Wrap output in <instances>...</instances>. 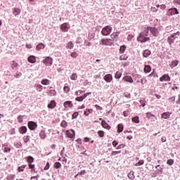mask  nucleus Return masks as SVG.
Here are the masks:
<instances>
[{
	"instance_id": "a211bd4d",
	"label": "nucleus",
	"mask_w": 180,
	"mask_h": 180,
	"mask_svg": "<svg viewBox=\"0 0 180 180\" xmlns=\"http://www.w3.org/2000/svg\"><path fill=\"white\" fill-rule=\"evenodd\" d=\"M27 131V127L26 126H22L19 129V133L20 134H25Z\"/></svg>"
},
{
	"instance_id": "6e6552de",
	"label": "nucleus",
	"mask_w": 180,
	"mask_h": 180,
	"mask_svg": "<svg viewBox=\"0 0 180 180\" xmlns=\"http://www.w3.org/2000/svg\"><path fill=\"white\" fill-rule=\"evenodd\" d=\"M66 135L69 139H75V131L72 129L67 130Z\"/></svg>"
},
{
	"instance_id": "9b49d317",
	"label": "nucleus",
	"mask_w": 180,
	"mask_h": 180,
	"mask_svg": "<svg viewBox=\"0 0 180 180\" xmlns=\"http://www.w3.org/2000/svg\"><path fill=\"white\" fill-rule=\"evenodd\" d=\"M160 82H164V81L168 82L171 81V77L168 74H165L160 77Z\"/></svg>"
},
{
	"instance_id": "58836bf2",
	"label": "nucleus",
	"mask_w": 180,
	"mask_h": 180,
	"mask_svg": "<svg viewBox=\"0 0 180 180\" xmlns=\"http://www.w3.org/2000/svg\"><path fill=\"white\" fill-rule=\"evenodd\" d=\"M4 153H11V147L8 145H4Z\"/></svg>"
},
{
	"instance_id": "79ce46f5",
	"label": "nucleus",
	"mask_w": 180,
	"mask_h": 180,
	"mask_svg": "<svg viewBox=\"0 0 180 180\" xmlns=\"http://www.w3.org/2000/svg\"><path fill=\"white\" fill-rule=\"evenodd\" d=\"M35 86L37 87V91L39 92H41V91H43V86L41 84H35Z\"/></svg>"
},
{
	"instance_id": "20e7f679",
	"label": "nucleus",
	"mask_w": 180,
	"mask_h": 180,
	"mask_svg": "<svg viewBox=\"0 0 180 180\" xmlns=\"http://www.w3.org/2000/svg\"><path fill=\"white\" fill-rule=\"evenodd\" d=\"M112 28L110 27V25H106L101 30V34L102 36H109L110 33H112Z\"/></svg>"
},
{
	"instance_id": "c9c22d12",
	"label": "nucleus",
	"mask_w": 180,
	"mask_h": 180,
	"mask_svg": "<svg viewBox=\"0 0 180 180\" xmlns=\"http://www.w3.org/2000/svg\"><path fill=\"white\" fill-rule=\"evenodd\" d=\"M118 37H119V34L117 33H114L111 34V39H112L114 41H116Z\"/></svg>"
},
{
	"instance_id": "603ef678",
	"label": "nucleus",
	"mask_w": 180,
	"mask_h": 180,
	"mask_svg": "<svg viewBox=\"0 0 180 180\" xmlns=\"http://www.w3.org/2000/svg\"><path fill=\"white\" fill-rule=\"evenodd\" d=\"M94 37H95V33L89 34L88 39H89V41H91V40H92V39H94Z\"/></svg>"
},
{
	"instance_id": "4468645a",
	"label": "nucleus",
	"mask_w": 180,
	"mask_h": 180,
	"mask_svg": "<svg viewBox=\"0 0 180 180\" xmlns=\"http://www.w3.org/2000/svg\"><path fill=\"white\" fill-rule=\"evenodd\" d=\"M101 126L102 127H103L104 129H106L107 130H110L111 129L110 125L108 124V122H106L105 120H102Z\"/></svg>"
},
{
	"instance_id": "bf43d9fd",
	"label": "nucleus",
	"mask_w": 180,
	"mask_h": 180,
	"mask_svg": "<svg viewBox=\"0 0 180 180\" xmlns=\"http://www.w3.org/2000/svg\"><path fill=\"white\" fill-rule=\"evenodd\" d=\"M124 147H126V145L124 144H120L117 148H116V150H120L122 148H124Z\"/></svg>"
},
{
	"instance_id": "a19ab883",
	"label": "nucleus",
	"mask_w": 180,
	"mask_h": 180,
	"mask_svg": "<svg viewBox=\"0 0 180 180\" xmlns=\"http://www.w3.org/2000/svg\"><path fill=\"white\" fill-rule=\"evenodd\" d=\"M61 167V163L60 162H56L53 165V168H56V169H58Z\"/></svg>"
},
{
	"instance_id": "cd10ccee",
	"label": "nucleus",
	"mask_w": 180,
	"mask_h": 180,
	"mask_svg": "<svg viewBox=\"0 0 180 180\" xmlns=\"http://www.w3.org/2000/svg\"><path fill=\"white\" fill-rule=\"evenodd\" d=\"M124 129V127L122 125V124H119L117 125V133H122Z\"/></svg>"
},
{
	"instance_id": "423d86ee",
	"label": "nucleus",
	"mask_w": 180,
	"mask_h": 180,
	"mask_svg": "<svg viewBox=\"0 0 180 180\" xmlns=\"http://www.w3.org/2000/svg\"><path fill=\"white\" fill-rule=\"evenodd\" d=\"M27 126L30 130H36V129H37V122L34 121H29L27 123Z\"/></svg>"
},
{
	"instance_id": "09e8293b",
	"label": "nucleus",
	"mask_w": 180,
	"mask_h": 180,
	"mask_svg": "<svg viewBox=\"0 0 180 180\" xmlns=\"http://www.w3.org/2000/svg\"><path fill=\"white\" fill-rule=\"evenodd\" d=\"M144 164V160H141L137 163L135 164V167H140V165H143Z\"/></svg>"
},
{
	"instance_id": "69168bd1",
	"label": "nucleus",
	"mask_w": 180,
	"mask_h": 180,
	"mask_svg": "<svg viewBox=\"0 0 180 180\" xmlns=\"http://www.w3.org/2000/svg\"><path fill=\"white\" fill-rule=\"evenodd\" d=\"M112 144L113 147H117V146L119 145V142H117V141L115 140L112 141Z\"/></svg>"
},
{
	"instance_id": "c85d7f7f",
	"label": "nucleus",
	"mask_w": 180,
	"mask_h": 180,
	"mask_svg": "<svg viewBox=\"0 0 180 180\" xmlns=\"http://www.w3.org/2000/svg\"><path fill=\"white\" fill-rule=\"evenodd\" d=\"M126 49H127V46H126V45H122L120 47V54H123V53H124V51H126Z\"/></svg>"
},
{
	"instance_id": "4c0bfd02",
	"label": "nucleus",
	"mask_w": 180,
	"mask_h": 180,
	"mask_svg": "<svg viewBox=\"0 0 180 180\" xmlns=\"http://www.w3.org/2000/svg\"><path fill=\"white\" fill-rule=\"evenodd\" d=\"M49 82H50V81L49 79H44L41 80V84L42 85H49V84H50Z\"/></svg>"
},
{
	"instance_id": "dca6fc26",
	"label": "nucleus",
	"mask_w": 180,
	"mask_h": 180,
	"mask_svg": "<svg viewBox=\"0 0 180 180\" xmlns=\"http://www.w3.org/2000/svg\"><path fill=\"white\" fill-rule=\"evenodd\" d=\"M56 106H57V103L54 100L51 101V102L48 104L49 109H54Z\"/></svg>"
},
{
	"instance_id": "aec40b11",
	"label": "nucleus",
	"mask_w": 180,
	"mask_h": 180,
	"mask_svg": "<svg viewBox=\"0 0 180 180\" xmlns=\"http://www.w3.org/2000/svg\"><path fill=\"white\" fill-rule=\"evenodd\" d=\"M28 62L30 63V64H34L36 63V56L32 55L28 57Z\"/></svg>"
},
{
	"instance_id": "4d7b16f0",
	"label": "nucleus",
	"mask_w": 180,
	"mask_h": 180,
	"mask_svg": "<svg viewBox=\"0 0 180 180\" xmlns=\"http://www.w3.org/2000/svg\"><path fill=\"white\" fill-rule=\"evenodd\" d=\"M44 171H48V169H50V163L49 162H46V166L44 168Z\"/></svg>"
},
{
	"instance_id": "6e6d98bb",
	"label": "nucleus",
	"mask_w": 180,
	"mask_h": 180,
	"mask_svg": "<svg viewBox=\"0 0 180 180\" xmlns=\"http://www.w3.org/2000/svg\"><path fill=\"white\" fill-rule=\"evenodd\" d=\"M18 120L19 123H23V115H19L18 117Z\"/></svg>"
},
{
	"instance_id": "a878e982",
	"label": "nucleus",
	"mask_w": 180,
	"mask_h": 180,
	"mask_svg": "<svg viewBox=\"0 0 180 180\" xmlns=\"http://www.w3.org/2000/svg\"><path fill=\"white\" fill-rule=\"evenodd\" d=\"M25 160H27L28 164H32L34 161V158H33V156H27L25 157Z\"/></svg>"
},
{
	"instance_id": "72a5a7b5",
	"label": "nucleus",
	"mask_w": 180,
	"mask_h": 180,
	"mask_svg": "<svg viewBox=\"0 0 180 180\" xmlns=\"http://www.w3.org/2000/svg\"><path fill=\"white\" fill-rule=\"evenodd\" d=\"M146 117H148V119H150V117H155V120H157V117H155V115L152 114L150 112H146Z\"/></svg>"
},
{
	"instance_id": "412c9836",
	"label": "nucleus",
	"mask_w": 180,
	"mask_h": 180,
	"mask_svg": "<svg viewBox=\"0 0 180 180\" xmlns=\"http://www.w3.org/2000/svg\"><path fill=\"white\" fill-rule=\"evenodd\" d=\"M45 47H46V45H44V44L40 43V44H39L38 45H37V46H36V50H37V51H40V50L44 49Z\"/></svg>"
},
{
	"instance_id": "5701e85b",
	"label": "nucleus",
	"mask_w": 180,
	"mask_h": 180,
	"mask_svg": "<svg viewBox=\"0 0 180 180\" xmlns=\"http://www.w3.org/2000/svg\"><path fill=\"white\" fill-rule=\"evenodd\" d=\"M11 65L12 70H18V65H19L15 60H13L11 62Z\"/></svg>"
},
{
	"instance_id": "473e14b6",
	"label": "nucleus",
	"mask_w": 180,
	"mask_h": 180,
	"mask_svg": "<svg viewBox=\"0 0 180 180\" xmlns=\"http://www.w3.org/2000/svg\"><path fill=\"white\" fill-rule=\"evenodd\" d=\"M66 49H74V43L72 41H69L66 45Z\"/></svg>"
},
{
	"instance_id": "5fc2aeb1",
	"label": "nucleus",
	"mask_w": 180,
	"mask_h": 180,
	"mask_svg": "<svg viewBox=\"0 0 180 180\" xmlns=\"http://www.w3.org/2000/svg\"><path fill=\"white\" fill-rule=\"evenodd\" d=\"M15 174H11L7 176L8 180H15Z\"/></svg>"
},
{
	"instance_id": "9d476101",
	"label": "nucleus",
	"mask_w": 180,
	"mask_h": 180,
	"mask_svg": "<svg viewBox=\"0 0 180 180\" xmlns=\"http://www.w3.org/2000/svg\"><path fill=\"white\" fill-rule=\"evenodd\" d=\"M101 42L100 43V44H102L103 46H109L113 44V42L112 41V39H102Z\"/></svg>"
},
{
	"instance_id": "2eb2a0df",
	"label": "nucleus",
	"mask_w": 180,
	"mask_h": 180,
	"mask_svg": "<svg viewBox=\"0 0 180 180\" xmlns=\"http://www.w3.org/2000/svg\"><path fill=\"white\" fill-rule=\"evenodd\" d=\"M63 106L64 108H72V106H74V104H72V101H65L63 103Z\"/></svg>"
},
{
	"instance_id": "f03ea898",
	"label": "nucleus",
	"mask_w": 180,
	"mask_h": 180,
	"mask_svg": "<svg viewBox=\"0 0 180 180\" xmlns=\"http://www.w3.org/2000/svg\"><path fill=\"white\" fill-rule=\"evenodd\" d=\"M179 35L180 32L178 31L177 32H175L167 37V43H169L170 47L172 46V44H174V43H175V40L179 37Z\"/></svg>"
},
{
	"instance_id": "ea45409f",
	"label": "nucleus",
	"mask_w": 180,
	"mask_h": 180,
	"mask_svg": "<svg viewBox=\"0 0 180 180\" xmlns=\"http://www.w3.org/2000/svg\"><path fill=\"white\" fill-rule=\"evenodd\" d=\"M121 77H122V72H120L119 71L116 72L115 75V78L116 79H120Z\"/></svg>"
},
{
	"instance_id": "ddd939ff",
	"label": "nucleus",
	"mask_w": 180,
	"mask_h": 180,
	"mask_svg": "<svg viewBox=\"0 0 180 180\" xmlns=\"http://www.w3.org/2000/svg\"><path fill=\"white\" fill-rule=\"evenodd\" d=\"M123 81H125V82H129L130 84H133L134 81H133V78L131 77V76H124L122 78Z\"/></svg>"
},
{
	"instance_id": "0e129e2a",
	"label": "nucleus",
	"mask_w": 180,
	"mask_h": 180,
	"mask_svg": "<svg viewBox=\"0 0 180 180\" xmlns=\"http://www.w3.org/2000/svg\"><path fill=\"white\" fill-rule=\"evenodd\" d=\"M139 103H140V105H141L143 108H144V106H146V101H145L144 100H140V101H139Z\"/></svg>"
},
{
	"instance_id": "338daca9",
	"label": "nucleus",
	"mask_w": 180,
	"mask_h": 180,
	"mask_svg": "<svg viewBox=\"0 0 180 180\" xmlns=\"http://www.w3.org/2000/svg\"><path fill=\"white\" fill-rule=\"evenodd\" d=\"M120 153H122V151L119 150V151H112L111 153V155H117V154H120Z\"/></svg>"
},
{
	"instance_id": "e2e57ef3",
	"label": "nucleus",
	"mask_w": 180,
	"mask_h": 180,
	"mask_svg": "<svg viewBox=\"0 0 180 180\" xmlns=\"http://www.w3.org/2000/svg\"><path fill=\"white\" fill-rule=\"evenodd\" d=\"M20 77H22V72H17V73L14 75V77H15V78H20Z\"/></svg>"
},
{
	"instance_id": "b1692460",
	"label": "nucleus",
	"mask_w": 180,
	"mask_h": 180,
	"mask_svg": "<svg viewBox=\"0 0 180 180\" xmlns=\"http://www.w3.org/2000/svg\"><path fill=\"white\" fill-rule=\"evenodd\" d=\"M13 14L14 16H19V15H20V9L14 8L13 10Z\"/></svg>"
},
{
	"instance_id": "052dcab7",
	"label": "nucleus",
	"mask_w": 180,
	"mask_h": 180,
	"mask_svg": "<svg viewBox=\"0 0 180 180\" xmlns=\"http://www.w3.org/2000/svg\"><path fill=\"white\" fill-rule=\"evenodd\" d=\"M70 56L72 58H77V57H78V53H77V52H72Z\"/></svg>"
},
{
	"instance_id": "4be33fe9",
	"label": "nucleus",
	"mask_w": 180,
	"mask_h": 180,
	"mask_svg": "<svg viewBox=\"0 0 180 180\" xmlns=\"http://www.w3.org/2000/svg\"><path fill=\"white\" fill-rule=\"evenodd\" d=\"M143 71L146 74L151 72V66L150 65H145Z\"/></svg>"
},
{
	"instance_id": "a18cd8bd",
	"label": "nucleus",
	"mask_w": 180,
	"mask_h": 180,
	"mask_svg": "<svg viewBox=\"0 0 180 180\" xmlns=\"http://www.w3.org/2000/svg\"><path fill=\"white\" fill-rule=\"evenodd\" d=\"M98 136L100 138H102L105 136V131H102V130H99L98 132Z\"/></svg>"
},
{
	"instance_id": "bb28decb",
	"label": "nucleus",
	"mask_w": 180,
	"mask_h": 180,
	"mask_svg": "<svg viewBox=\"0 0 180 180\" xmlns=\"http://www.w3.org/2000/svg\"><path fill=\"white\" fill-rule=\"evenodd\" d=\"M179 64V60H174L172 61V63L170 64L171 68H174V67H176Z\"/></svg>"
},
{
	"instance_id": "c03bdc74",
	"label": "nucleus",
	"mask_w": 180,
	"mask_h": 180,
	"mask_svg": "<svg viewBox=\"0 0 180 180\" xmlns=\"http://www.w3.org/2000/svg\"><path fill=\"white\" fill-rule=\"evenodd\" d=\"M85 91H82V90H78L77 91H75V95L76 96H79V95H82V94H84Z\"/></svg>"
},
{
	"instance_id": "f704fd0d",
	"label": "nucleus",
	"mask_w": 180,
	"mask_h": 180,
	"mask_svg": "<svg viewBox=\"0 0 180 180\" xmlns=\"http://www.w3.org/2000/svg\"><path fill=\"white\" fill-rule=\"evenodd\" d=\"M14 147H15V148H22L23 144H22V142H16L14 143Z\"/></svg>"
},
{
	"instance_id": "e433bc0d",
	"label": "nucleus",
	"mask_w": 180,
	"mask_h": 180,
	"mask_svg": "<svg viewBox=\"0 0 180 180\" xmlns=\"http://www.w3.org/2000/svg\"><path fill=\"white\" fill-rule=\"evenodd\" d=\"M24 143L26 144L30 141V136H24L22 138Z\"/></svg>"
},
{
	"instance_id": "f257e3e1",
	"label": "nucleus",
	"mask_w": 180,
	"mask_h": 180,
	"mask_svg": "<svg viewBox=\"0 0 180 180\" xmlns=\"http://www.w3.org/2000/svg\"><path fill=\"white\" fill-rule=\"evenodd\" d=\"M147 36H148V30H147V27H145L144 31L139 34L136 40L140 43H146V41H150V37H147Z\"/></svg>"
},
{
	"instance_id": "6ab92c4d",
	"label": "nucleus",
	"mask_w": 180,
	"mask_h": 180,
	"mask_svg": "<svg viewBox=\"0 0 180 180\" xmlns=\"http://www.w3.org/2000/svg\"><path fill=\"white\" fill-rule=\"evenodd\" d=\"M49 95V96H56V95H57V91L55 89H53V87H50Z\"/></svg>"
},
{
	"instance_id": "1a4fd4ad",
	"label": "nucleus",
	"mask_w": 180,
	"mask_h": 180,
	"mask_svg": "<svg viewBox=\"0 0 180 180\" xmlns=\"http://www.w3.org/2000/svg\"><path fill=\"white\" fill-rule=\"evenodd\" d=\"M70 24L68 22H64L60 25V29L62 32H68V30H70Z\"/></svg>"
},
{
	"instance_id": "393cba45",
	"label": "nucleus",
	"mask_w": 180,
	"mask_h": 180,
	"mask_svg": "<svg viewBox=\"0 0 180 180\" xmlns=\"http://www.w3.org/2000/svg\"><path fill=\"white\" fill-rule=\"evenodd\" d=\"M151 55V51H150L149 49H146L143 53V57H145L146 58H147V57L150 56Z\"/></svg>"
},
{
	"instance_id": "f8f14e48",
	"label": "nucleus",
	"mask_w": 180,
	"mask_h": 180,
	"mask_svg": "<svg viewBox=\"0 0 180 180\" xmlns=\"http://www.w3.org/2000/svg\"><path fill=\"white\" fill-rule=\"evenodd\" d=\"M103 79L104 81H105V82H112V81L113 80V76H112V75L110 74H107L104 75Z\"/></svg>"
},
{
	"instance_id": "f3484780",
	"label": "nucleus",
	"mask_w": 180,
	"mask_h": 180,
	"mask_svg": "<svg viewBox=\"0 0 180 180\" xmlns=\"http://www.w3.org/2000/svg\"><path fill=\"white\" fill-rule=\"evenodd\" d=\"M171 112H162V115H161V117L162 119H169V117H171Z\"/></svg>"
},
{
	"instance_id": "37998d69",
	"label": "nucleus",
	"mask_w": 180,
	"mask_h": 180,
	"mask_svg": "<svg viewBox=\"0 0 180 180\" xmlns=\"http://www.w3.org/2000/svg\"><path fill=\"white\" fill-rule=\"evenodd\" d=\"M28 167L30 169H32V171H34V172H36V170L34 169V167H35L34 164L29 163Z\"/></svg>"
},
{
	"instance_id": "39448f33",
	"label": "nucleus",
	"mask_w": 180,
	"mask_h": 180,
	"mask_svg": "<svg viewBox=\"0 0 180 180\" xmlns=\"http://www.w3.org/2000/svg\"><path fill=\"white\" fill-rule=\"evenodd\" d=\"M174 15H179L178 8L174 7L167 10V16H174Z\"/></svg>"
},
{
	"instance_id": "de8ad7c7",
	"label": "nucleus",
	"mask_w": 180,
	"mask_h": 180,
	"mask_svg": "<svg viewBox=\"0 0 180 180\" xmlns=\"http://www.w3.org/2000/svg\"><path fill=\"white\" fill-rule=\"evenodd\" d=\"M84 97L83 96H78L75 98V101H77V102H82V101H84Z\"/></svg>"
},
{
	"instance_id": "864d4df0",
	"label": "nucleus",
	"mask_w": 180,
	"mask_h": 180,
	"mask_svg": "<svg viewBox=\"0 0 180 180\" xmlns=\"http://www.w3.org/2000/svg\"><path fill=\"white\" fill-rule=\"evenodd\" d=\"M70 78L72 81H77V73H73Z\"/></svg>"
},
{
	"instance_id": "680f3d73",
	"label": "nucleus",
	"mask_w": 180,
	"mask_h": 180,
	"mask_svg": "<svg viewBox=\"0 0 180 180\" xmlns=\"http://www.w3.org/2000/svg\"><path fill=\"white\" fill-rule=\"evenodd\" d=\"M167 164L168 165H172L174 164V160L172 159H169L167 161Z\"/></svg>"
},
{
	"instance_id": "0eeeda50",
	"label": "nucleus",
	"mask_w": 180,
	"mask_h": 180,
	"mask_svg": "<svg viewBox=\"0 0 180 180\" xmlns=\"http://www.w3.org/2000/svg\"><path fill=\"white\" fill-rule=\"evenodd\" d=\"M44 64L48 67H51V65H53V59L50 56H47L44 60Z\"/></svg>"
},
{
	"instance_id": "2f4dec72",
	"label": "nucleus",
	"mask_w": 180,
	"mask_h": 180,
	"mask_svg": "<svg viewBox=\"0 0 180 180\" xmlns=\"http://www.w3.org/2000/svg\"><path fill=\"white\" fill-rule=\"evenodd\" d=\"M39 136H40V139H42V140H44V139H46V131H44V130L41 131L39 133Z\"/></svg>"
},
{
	"instance_id": "13d9d810",
	"label": "nucleus",
	"mask_w": 180,
	"mask_h": 180,
	"mask_svg": "<svg viewBox=\"0 0 180 180\" xmlns=\"http://www.w3.org/2000/svg\"><path fill=\"white\" fill-rule=\"evenodd\" d=\"M63 90H64V92H65L66 94H68V92L70 91V87L68 86H65L63 87Z\"/></svg>"
},
{
	"instance_id": "7ed1b4c3",
	"label": "nucleus",
	"mask_w": 180,
	"mask_h": 180,
	"mask_svg": "<svg viewBox=\"0 0 180 180\" xmlns=\"http://www.w3.org/2000/svg\"><path fill=\"white\" fill-rule=\"evenodd\" d=\"M146 29L148 30V33H149L150 32L153 37H158V34H160V32H158V28L155 27L148 26L146 27Z\"/></svg>"
},
{
	"instance_id": "774afa93",
	"label": "nucleus",
	"mask_w": 180,
	"mask_h": 180,
	"mask_svg": "<svg viewBox=\"0 0 180 180\" xmlns=\"http://www.w3.org/2000/svg\"><path fill=\"white\" fill-rule=\"evenodd\" d=\"M176 105H180V94L178 95V100L176 101Z\"/></svg>"
},
{
	"instance_id": "c756f323",
	"label": "nucleus",
	"mask_w": 180,
	"mask_h": 180,
	"mask_svg": "<svg viewBox=\"0 0 180 180\" xmlns=\"http://www.w3.org/2000/svg\"><path fill=\"white\" fill-rule=\"evenodd\" d=\"M127 176H128V178H129V179H131V180H134V178H135V176H134V172L131 171V172L128 174Z\"/></svg>"
},
{
	"instance_id": "3c124183",
	"label": "nucleus",
	"mask_w": 180,
	"mask_h": 180,
	"mask_svg": "<svg viewBox=\"0 0 180 180\" xmlns=\"http://www.w3.org/2000/svg\"><path fill=\"white\" fill-rule=\"evenodd\" d=\"M60 126L61 127H63V129H65V127H67L68 126L66 121L65 120L62 121Z\"/></svg>"
},
{
	"instance_id": "49530a36",
	"label": "nucleus",
	"mask_w": 180,
	"mask_h": 180,
	"mask_svg": "<svg viewBox=\"0 0 180 180\" xmlns=\"http://www.w3.org/2000/svg\"><path fill=\"white\" fill-rule=\"evenodd\" d=\"M128 58H129V56H127V55H122L120 57V59L124 61H126V60H127Z\"/></svg>"
},
{
	"instance_id": "7c9ffc66",
	"label": "nucleus",
	"mask_w": 180,
	"mask_h": 180,
	"mask_svg": "<svg viewBox=\"0 0 180 180\" xmlns=\"http://www.w3.org/2000/svg\"><path fill=\"white\" fill-rule=\"evenodd\" d=\"M132 122H134V123H136V124L140 123V117L137 115L135 117H133Z\"/></svg>"
},
{
	"instance_id": "8fccbe9b",
	"label": "nucleus",
	"mask_w": 180,
	"mask_h": 180,
	"mask_svg": "<svg viewBox=\"0 0 180 180\" xmlns=\"http://www.w3.org/2000/svg\"><path fill=\"white\" fill-rule=\"evenodd\" d=\"M79 113L78 112H75L72 115V119H77Z\"/></svg>"
}]
</instances>
